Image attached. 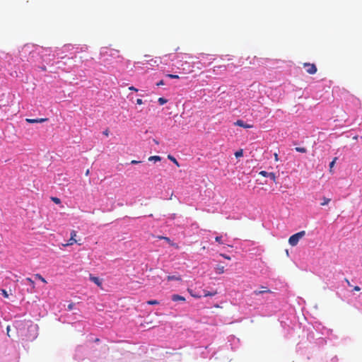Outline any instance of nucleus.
<instances>
[{"label":"nucleus","instance_id":"7c9ffc66","mask_svg":"<svg viewBox=\"0 0 362 362\" xmlns=\"http://www.w3.org/2000/svg\"><path fill=\"white\" fill-rule=\"evenodd\" d=\"M220 255H221V257H223V258L226 259H228V260H230V256H228V255H225V254H220Z\"/></svg>","mask_w":362,"mask_h":362},{"label":"nucleus","instance_id":"58836bf2","mask_svg":"<svg viewBox=\"0 0 362 362\" xmlns=\"http://www.w3.org/2000/svg\"><path fill=\"white\" fill-rule=\"evenodd\" d=\"M6 331H7V335L8 337H10V334H9V332H10V326H7L6 327Z\"/></svg>","mask_w":362,"mask_h":362},{"label":"nucleus","instance_id":"f03ea898","mask_svg":"<svg viewBox=\"0 0 362 362\" xmlns=\"http://www.w3.org/2000/svg\"><path fill=\"white\" fill-rule=\"evenodd\" d=\"M303 66L306 68V72L309 74H315L317 71L315 64L304 63Z\"/></svg>","mask_w":362,"mask_h":362},{"label":"nucleus","instance_id":"e433bc0d","mask_svg":"<svg viewBox=\"0 0 362 362\" xmlns=\"http://www.w3.org/2000/svg\"><path fill=\"white\" fill-rule=\"evenodd\" d=\"M191 295L194 297V298H199L202 297V296H199V295H197V294H193L190 292Z\"/></svg>","mask_w":362,"mask_h":362},{"label":"nucleus","instance_id":"b1692460","mask_svg":"<svg viewBox=\"0 0 362 362\" xmlns=\"http://www.w3.org/2000/svg\"><path fill=\"white\" fill-rule=\"evenodd\" d=\"M166 76L170 78H180V76L178 75L171 74H167Z\"/></svg>","mask_w":362,"mask_h":362},{"label":"nucleus","instance_id":"f257e3e1","mask_svg":"<svg viewBox=\"0 0 362 362\" xmlns=\"http://www.w3.org/2000/svg\"><path fill=\"white\" fill-rule=\"evenodd\" d=\"M305 232L304 230L300 231L296 234L291 235L288 239V243L291 246H296L298 243L299 240L304 237Z\"/></svg>","mask_w":362,"mask_h":362},{"label":"nucleus","instance_id":"f704fd0d","mask_svg":"<svg viewBox=\"0 0 362 362\" xmlns=\"http://www.w3.org/2000/svg\"><path fill=\"white\" fill-rule=\"evenodd\" d=\"M129 89L130 90H134V91H136V92H137V91H138V89H137V88H135V87H134V86H130V87L129 88Z\"/></svg>","mask_w":362,"mask_h":362},{"label":"nucleus","instance_id":"a211bd4d","mask_svg":"<svg viewBox=\"0 0 362 362\" xmlns=\"http://www.w3.org/2000/svg\"><path fill=\"white\" fill-rule=\"evenodd\" d=\"M243 156V149H240V150L237 151L235 153V156L236 158H240V157H242Z\"/></svg>","mask_w":362,"mask_h":362},{"label":"nucleus","instance_id":"72a5a7b5","mask_svg":"<svg viewBox=\"0 0 362 362\" xmlns=\"http://www.w3.org/2000/svg\"><path fill=\"white\" fill-rule=\"evenodd\" d=\"M274 156L275 161H278L279 160L278 153H274Z\"/></svg>","mask_w":362,"mask_h":362},{"label":"nucleus","instance_id":"2eb2a0df","mask_svg":"<svg viewBox=\"0 0 362 362\" xmlns=\"http://www.w3.org/2000/svg\"><path fill=\"white\" fill-rule=\"evenodd\" d=\"M168 158L169 160H170L171 161H173V163H175L177 167H179V166H180V164H179L178 161H177V160H176V158H174L173 156H171V155H168Z\"/></svg>","mask_w":362,"mask_h":362},{"label":"nucleus","instance_id":"c85d7f7f","mask_svg":"<svg viewBox=\"0 0 362 362\" xmlns=\"http://www.w3.org/2000/svg\"><path fill=\"white\" fill-rule=\"evenodd\" d=\"M1 293L4 298H8V294L6 290L2 289Z\"/></svg>","mask_w":362,"mask_h":362},{"label":"nucleus","instance_id":"412c9836","mask_svg":"<svg viewBox=\"0 0 362 362\" xmlns=\"http://www.w3.org/2000/svg\"><path fill=\"white\" fill-rule=\"evenodd\" d=\"M269 177H270L271 180H272L274 182H276V176L274 173H269Z\"/></svg>","mask_w":362,"mask_h":362},{"label":"nucleus","instance_id":"7ed1b4c3","mask_svg":"<svg viewBox=\"0 0 362 362\" xmlns=\"http://www.w3.org/2000/svg\"><path fill=\"white\" fill-rule=\"evenodd\" d=\"M272 293V291L265 286H262L261 290H255L253 291V294L255 296H259L260 294H264V293Z\"/></svg>","mask_w":362,"mask_h":362},{"label":"nucleus","instance_id":"79ce46f5","mask_svg":"<svg viewBox=\"0 0 362 362\" xmlns=\"http://www.w3.org/2000/svg\"><path fill=\"white\" fill-rule=\"evenodd\" d=\"M89 174H90V170H89V169H88V170L86 171L85 175H86V176H88V175H89Z\"/></svg>","mask_w":362,"mask_h":362},{"label":"nucleus","instance_id":"c9c22d12","mask_svg":"<svg viewBox=\"0 0 362 362\" xmlns=\"http://www.w3.org/2000/svg\"><path fill=\"white\" fill-rule=\"evenodd\" d=\"M136 104H138V105H141V104H143V101H142V100H141V99H140V98H138V99L136 100Z\"/></svg>","mask_w":362,"mask_h":362},{"label":"nucleus","instance_id":"cd10ccee","mask_svg":"<svg viewBox=\"0 0 362 362\" xmlns=\"http://www.w3.org/2000/svg\"><path fill=\"white\" fill-rule=\"evenodd\" d=\"M221 239H222V237H221V236H216V237L215 238V240H216V242H218V243H220V244H223V242H222V240H221Z\"/></svg>","mask_w":362,"mask_h":362},{"label":"nucleus","instance_id":"4468645a","mask_svg":"<svg viewBox=\"0 0 362 362\" xmlns=\"http://www.w3.org/2000/svg\"><path fill=\"white\" fill-rule=\"evenodd\" d=\"M204 297H207V296H214L215 295L217 294V291H213V292H210V291H204Z\"/></svg>","mask_w":362,"mask_h":362},{"label":"nucleus","instance_id":"4be33fe9","mask_svg":"<svg viewBox=\"0 0 362 362\" xmlns=\"http://www.w3.org/2000/svg\"><path fill=\"white\" fill-rule=\"evenodd\" d=\"M158 101L160 105H163L168 102V100L166 99H165L164 98H159Z\"/></svg>","mask_w":362,"mask_h":362},{"label":"nucleus","instance_id":"aec40b11","mask_svg":"<svg viewBox=\"0 0 362 362\" xmlns=\"http://www.w3.org/2000/svg\"><path fill=\"white\" fill-rule=\"evenodd\" d=\"M295 149L297 152L300 153H306L307 151L306 148L304 147H296Z\"/></svg>","mask_w":362,"mask_h":362},{"label":"nucleus","instance_id":"dca6fc26","mask_svg":"<svg viewBox=\"0 0 362 362\" xmlns=\"http://www.w3.org/2000/svg\"><path fill=\"white\" fill-rule=\"evenodd\" d=\"M331 199L329 198L323 197L322 202L320 204L321 206L327 205L330 202Z\"/></svg>","mask_w":362,"mask_h":362},{"label":"nucleus","instance_id":"1a4fd4ad","mask_svg":"<svg viewBox=\"0 0 362 362\" xmlns=\"http://www.w3.org/2000/svg\"><path fill=\"white\" fill-rule=\"evenodd\" d=\"M167 280L168 281H182V278H181V276L180 275H169L167 276Z\"/></svg>","mask_w":362,"mask_h":362},{"label":"nucleus","instance_id":"4c0bfd02","mask_svg":"<svg viewBox=\"0 0 362 362\" xmlns=\"http://www.w3.org/2000/svg\"><path fill=\"white\" fill-rule=\"evenodd\" d=\"M354 290L356 291H359L361 290V288L358 286H354Z\"/></svg>","mask_w":362,"mask_h":362},{"label":"nucleus","instance_id":"49530a36","mask_svg":"<svg viewBox=\"0 0 362 362\" xmlns=\"http://www.w3.org/2000/svg\"><path fill=\"white\" fill-rule=\"evenodd\" d=\"M95 342L99 341V339H98V338H97V339H95Z\"/></svg>","mask_w":362,"mask_h":362},{"label":"nucleus","instance_id":"f3484780","mask_svg":"<svg viewBox=\"0 0 362 362\" xmlns=\"http://www.w3.org/2000/svg\"><path fill=\"white\" fill-rule=\"evenodd\" d=\"M35 278L42 281L43 283L47 284V281L40 274H35Z\"/></svg>","mask_w":362,"mask_h":362},{"label":"nucleus","instance_id":"37998d69","mask_svg":"<svg viewBox=\"0 0 362 362\" xmlns=\"http://www.w3.org/2000/svg\"><path fill=\"white\" fill-rule=\"evenodd\" d=\"M345 280H346L347 284L351 286V284H350L349 281L346 279Z\"/></svg>","mask_w":362,"mask_h":362},{"label":"nucleus","instance_id":"423d86ee","mask_svg":"<svg viewBox=\"0 0 362 362\" xmlns=\"http://www.w3.org/2000/svg\"><path fill=\"white\" fill-rule=\"evenodd\" d=\"M235 125L243 127L245 129L252 128L253 126L252 124H245L243 120L238 119L235 122Z\"/></svg>","mask_w":362,"mask_h":362},{"label":"nucleus","instance_id":"6ab92c4d","mask_svg":"<svg viewBox=\"0 0 362 362\" xmlns=\"http://www.w3.org/2000/svg\"><path fill=\"white\" fill-rule=\"evenodd\" d=\"M337 158H334L332 161L329 163V171L330 173H332V168L334 167L335 163H336V160H337Z\"/></svg>","mask_w":362,"mask_h":362},{"label":"nucleus","instance_id":"f8f14e48","mask_svg":"<svg viewBox=\"0 0 362 362\" xmlns=\"http://www.w3.org/2000/svg\"><path fill=\"white\" fill-rule=\"evenodd\" d=\"M164 240H165L168 243H169L171 246L174 247L175 248L179 249L178 245L173 243L169 238L166 237Z\"/></svg>","mask_w":362,"mask_h":362},{"label":"nucleus","instance_id":"ddd939ff","mask_svg":"<svg viewBox=\"0 0 362 362\" xmlns=\"http://www.w3.org/2000/svg\"><path fill=\"white\" fill-rule=\"evenodd\" d=\"M161 160V158L159 156H152L148 158L149 161H160Z\"/></svg>","mask_w":362,"mask_h":362},{"label":"nucleus","instance_id":"9b49d317","mask_svg":"<svg viewBox=\"0 0 362 362\" xmlns=\"http://www.w3.org/2000/svg\"><path fill=\"white\" fill-rule=\"evenodd\" d=\"M15 327L17 328V329H21V328H24L25 327V322L24 321H18V322H16L15 323Z\"/></svg>","mask_w":362,"mask_h":362},{"label":"nucleus","instance_id":"2f4dec72","mask_svg":"<svg viewBox=\"0 0 362 362\" xmlns=\"http://www.w3.org/2000/svg\"><path fill=\"white\" fill-rule=\"evenodd\" d=\"M164 84H165V83H164L163 80H160L159 82H158L156 83V86H163Z\"/></svg>","mask_w":362,"mask_h":362},{"label":"nucleus","instance_id":"9d476101","mask_svg":"<svg viewBox=\"0 0 362 362\" xmlns=\"http://www.w3.org/2000/svg\"><path fill=\"white\" fill-rule=\"evenodd\" d=\"M224 268L225 267L223 265L217 264L216 267H215V270L217 274H221L224 273V272H225Z\"/></svg>","mask_w":362,"mask_h":362},{"label":"nucleus","instance_id":"39448f33","mask_svg":"<svg viewBox=\"0 0 362 362\" xmlns=\"http://www.w3.org/2000/svg\"><path fill=\"white\" fill-rule=\"evenodd\" d=\"M48 119L47 118H39V119H28L27 118L25 119V121L28 122V123H30V124H33V123H42V122H46L47 121Z\"/></svg>","mask_w":362,"mask_h":362},{"label":"nucleus","instance_id":"473e14b6","mask_svg":"<svg viewBox=\"0 0 362 362\" xmlns=\"http://www.w3.org/2000/svg\"><path fill=\"white\" fill-rule=\"evenodd\" d=\"M141 163V161L136 160H132L131 161V164H133V165L138 164V163Z\"/></svg>","mask_w":362,"mask_h":362},{"label":"nucleus","instance_id":"c756f323","mask_svg":"<svg viewBox=\"0 0 362 362\" xmlns=\"http://www.w3.org/2000/svg\"><path fill=\"white\" fill-rule=\"evenodd\" d=\"M74 307V303H71L68 305V310H71Z\"/></svg>","mask_w":362,"mask_h":362},{"label":"nucleus","instance_id":"bb28decb","mask_svg":"<svg viewBox=\"0 0 362 362\" xmlns=\"http://www.w3.org/2000/svg\"><path fill=\"white\" fill-rule=\"evenodd\" d=\"M52 200L57 204H59L61 203V200L60 199L57 198V197H52L51 198Z\"/></svg>","mask_w":362,"mask_h":362},{"label":"nucleus","instance_id":"5701e85b","mask_svg":"<svg viewBox=\"0 0 362 362\" xmlns=\"http://www.w3.org/2000/svg\"><path fill=\"white\" fill-rule=\"evenodd\" d=\"M147 304L148 305H158L159 302L156 300H151L147 301Z\"/></svg>","mask_w":362,"mask_h":362},{"label":"nucleus","instance_id":"393cba45","mask_svg":"<svg viewBox=\"0 0 362 362\" xmlns=\"http://www.w3.org/2000/svg\"><path fill=\"white\" fill-rule=\"evenodd\" d=\"M25 280L33 286V288H35V283L31 278L28 277Z\"/></svg>","mask_w":362,"mask_h":362},{"label":"nucleus","instance_id":"a19ab883","mask_svg":"<svg viewBox=\"0 0 362 362\" xmlns=\"http://www.w3.org/2000/svg\"><path fill=\"white\" fill-rule=\"evenodd\" d=\"M165 238H166V237H165V236H161V235L158 236V239H160V240H165Z\"/></svg>","mask_w":362,"mask_h":362},{"label":"nucleus","instance_id":"6e6552de","mask_svg":"<svg viewBox=\"0 0 362 362\" xmlns=\"http://www.w3.org/2000/svg\"><path fill=\"white\" fill-rule=\"evenodd\" d=\"M173 301H185V297L178 294H173L171 297Z\"/></svg>","mask_w":362,"mask_h":362},{"label":"nucleus","instance_id":"a878e982","mask_svg":"<svg viewBox=\"0 0 362 362\" xmlns=\"http://www.w3.org/2000/svg\"><path fill=\"white\" fill-rule=\"evenodd\" d=\"M259 174L263 177H268L269 176V173H267V171H264V170H262L259 173Z\"/></svg>","mask_w":362,"mask_h":362},{"label":"nucleus","instance_id":"20e7f679","mask_svg":"<svg viewBox=\"0 0 362 362\" xmlns=\"http://www.w3.org/2000/svg\"><path fill=\"white\" fill-rule=\"evenodd\" d=\"M76 236V232L75 230H72L71 232V238L69 240L68 243L66 245H64V246L72 245L74 243H76V240L75 239Z\"/></svg>","mask_w":362,"mask_h":362},{"label":"nucleus","instance_id":"0eeeda50","mask_svg":"<svg viewBox=\"0 0 362 362\" xmlns=\"http://www.w3.org/2000/svg\"><path fill=\"white\" fill-rule=\"evenodd\" d=\"M90 280L95 283L97 286L101 287L102 286V281L101 280L96 276H93L92 274H90Z\"/></svg>","mask_w":362,"mask_h":362},{"label":"nucleus","instance_id":"ea45409f","mask_svg":"<svg viewBox=\"0 0 362 362\" xmlns=\"http://www.w3.org/2000/svg\"><path fill=\"white\" fill-rule=\"evenodd\" d=\"M103 134L107 136L109 135V131L106 129L105 131L103 132Z\"/></svg>","mask_w":362,"mask_h":362},{"label":"nucleus","instance_id":"a18cd8bd","mask_svg":"<svg viewBox=\"0 0 362 362\" xmlns=\"http://www.w3.org/2000/svg\"><path fill=\"white\" fill-rule=\"evenodd\" d=\"M153 141H154V142H155L156 144H158V141H156V139H154Z\"/></svg>","mask_w":362,"mask_h":362},{"label":"nucleus","instance_id":"c03bdc74","mask_svg":"<svg viewBox=\"0 0 362 362\" xmlns=\"http://www.w3.org/2000/svg\"><path fill=\"white\" fill-rule=\"evenodd\" d=\"M41 69H42V71H46V67H45V66H42V67H41Z\"/></svg>","mask_w":362,"mask_h":362}]
</instances>
